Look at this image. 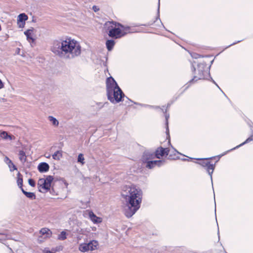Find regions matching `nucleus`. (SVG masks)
I'll return each mask as SVG.
<instances>
[{
  "label": "nucleus",
  "mask_w": 253,
  "mask_h": 253,
  "mask_svg": "<svg viewBox=\"0 0 253 253\" xmlns=\"http://www.w3.org/2000/svg\"><path fill=\"white\" fill-rule=\"evenodd\" d=\"M4 162L7 164V163H10L11 165H12V161L7 157H5L4 158Z\"/></svg>",
  "instance_id": "obj_34"
},
{
  "label": "nucleus",
  "mask_w": 253,
  "mask_h": 253,
  "mask_svg": "<svg viewBox=\"0 0 253 253\" xmlns=\"http://www.w3.org/2000/svg\"><path fill=\"white\" fill-rule=\"evenodd\" d=\"M17 24L19 28H23L25 25V22L17 21Z\"/></svg>",
  "instance_id": "obj_32"
},
{
  "label": "nucleus",
  "mask_w": 253,
  "mask_h": 253,
  "mask_svg": "<svg viewBox=\"0 0 253 253\" xmlns=\"http://www.w3.org/2000/svg\"><path fill=\"white\" fill-rule=\"evenodd\" d=\"M121 195L126 202L124 213L127 217H130L140 207L142 192L133 185H125L122 188Z\"/></svg>",
  "instance_id": "obj_2"
},
{
  "label": "nucleus",
  "mask_w": 253,
  "mask_h": 253,
  "mask_svg": "<svg viewBox=\"0 0 253 253\" xmlns=\"http://www.w3.org/2000/svg\"><path fill=\"white\" fill-rule=\"evenodd\" d=\"M211 81H212V82L215 84H216V85L219 88V86H218V85L215 83V82H214V81L211 78Z\"/></svg>",
  "instance_id": "obj_38"
},
{
  "label": "nucleus",
  "mask_w": 253,
  "mask_h": 253,
  "mask_svg": "<svg viewBox=\"0 0 253 253\" xmlns=\"http://www.w3.org/2000/svg\"><path fill=\"white\" fill-rule=\"evenodd\" d=\"M17 183L19 187L22 190L23 189L22 188L23 185V176L22 175L18 172L17 174Z\"/></svg>",
  "instance_id": "obj_17"
},
{
  "label": "nucleus",
  "mask_w": 253,
  "mask_h": 253,
  "mask_svg": "<svg viewBox=\"0 0 253 253\" xmlns=\"http://www.w3.org/2000/svg\"><path fill=\"white\" fill-rule=\"evenodd\" d=\"M22 191L23 193L27 198H29L31 199H35L36 198V196L34 193L26 192L23 189H22Z\"/></svg>",
  "instance_id": "obj_20"
},
{
  "label": "nucleus",
  "mask_w": 253,
  "mask_h": 253,
  "mask_svg": "<svg viewBox=\"0 0 253 253\" xmlns=\"http://www.w3.org/2000/svg\"><path fill=\"white\" fill-rule=\"evenodd\" d=\"M57 252V250L55 248H52L51 250H49L48 248H44L43 250V253H55Z\"/></svg>",
  "instance_id": "obj_27"
},
{
  "label": "nucleus",
  "mask_w": 253,
  "mask_h": 253,
  "mask_svg": "<svg viewBox=\"0 0 253 253\" xmlns=\"http://www.w3.org/2000/svg\"><path fill=\"white\" fill-rule=\"evenodd\" d=\"M0 137L3 139L11 140L12 139V136L9 135L7 132L3 131L0 133Z\"/></svg>",
  "instance_id": "obj_23"
},
{
  "label": "nucleus",
  "mask_w": 253,
  "mask_h": 253,
  "mask_svg": "<svg viewBox=\"0 0 253 253\" xmlns=\"http://www.w3.org/2000/svg\"><path fill=\"white\" fill-rule=\"evenodd\" d=\"M195 71V74L193 78L191 80L189 83H194L199 80L206 79L207 76H210L209 68L207 67L205 63H201L198 65L197 70Z\"/></svg>",
  "instance_id": "obj_4"
},
{
  "label": "nucleus",
  "mask_w": 253,
  "mask_h": 253,
  "mask_svg": "<svg viewBox=\"0 0 253 253\" xmlns=\"http://www.w3.org/2000/svg\"><path fill=\"white\" fill-rule=\"evenodd\" d=\"M49 166L46 163L42 162L39 164L38 167L39 171L41 172H45L48 171Z\"/></svg>",
  "instance_id": "obj_15"
},
{
  "label": "nucleus",
  "mask_w": 253,
  "mask_h": 253,
  "mask_svg": "<svg viewBox=\"0 0 253 253\" xmlns=\"http://www.w3.org/2000/svg\"><path fill=\"white\" fill-rule=\"evenodd\" d=\"M87 243L81 244L79 246V250L82 252H87L89 251Z\"/></svg>",
  "instance_id": "obj_18"
},
{
  "label": "nucleus",
  "mask_w": 253,
  "mask_h": 253,
  "mask_svg": "<svg viewBox=\"0 0 253 253\" xmlns=\"http://www.w3.org/2000/svg\"><path fill=\"white\" fill-rule=\"evenodd\" d=\"M86 214H87L89 219L94 223H99L102 222V219L100 217H97L92 211L90 210H86L85 212Z\"/></svg>",
  "instance_id": "obj_9"
},
{
  "label": "nucleus",
  "mask_w": 253,
  "mask_h": 253,
  "mask_svg": "<svg viewBox=\"0 0 253 253\" xmlns=\"http://www.w3.org/2000/svg\"><path fill=\"white\" fill-rule=\"evenodd\" d=\"M28 182L29 185H30L32 187H34L35 186V181L32 179H29L28 180Z\"/></svg>",
  "instance_id": "obj_31"
},
{
  "label": "nucleus",
  "mask_w": 253,
  "mask_h": 253,
  "mask_svg": "<svg viewBox=\"0 0 253 253\" xmlns=\"http://www.w3.org/2000/svg\"><path fill=\"white\" fill-rule=\"evenodd\" d=\"M169 117V115H166V125H167V131L169 130L168 129V118Z\"/></svg>",
  "instance_id": "obj_35"
},
{
  "label": "nucleus",
  "mask_w": 253,
  "mask_h": 253,
  "mask_svg": "<svg viewBox=\"0 0 253 253\" xmlns=\"http://www.w3.org/2000/svg\"><path fill=\"white\" fill-rule=\"evenodd\" d=\"M92 9H93L95 12H97V11H98V10H99V8H98L97 6L94 5V6H93V7H92Z\"/></svg>",
  "instance_id": "obj_36"
},
{
  "label": "nucleus",
  "mask_w": 253,
  "mask_h": 253,
  "mask_svg": "<svg viewBox=\"0 0 253 253\" xmlns=\"http://www.w3.org/2000/svg\"><path fill=\"white\" fill-rule=\"evenodd\" d=\"M155 158H156L155 153L145 151L143 155L142 159L143 163H146L148 161H152V160Z\"/></svg>",
  "instance_id": "obj_10"
},
{
  "label": "nucleus",
  "mask_w": 253,
  "mask_h": 253,
  "mask_svg": "<svg viewBox=\"0 0 253 253\" xmlns=\"http://www.w3.org/2000/svg\"><path fill=\"white\" fill-rule=\"evenodd\" d=\"M51 51L56 56L65 60H72L79 57L82 52L80 43L71 38L54 41Z\"/></svg>",
  "instance_id": "obj_1"
},
{
  "label": "nucleus",
  "mask_w": 253,
  "mask_h": 253,
  "mask_svg": "<svg viewBox=\"0 0 253 253\" xmlns=\"http://www.w3.org/2000/svg\"><path fill=\"white\" fill-rule=\"evenodd\" d=\"M164 163L165 161L162 160L148 161V162L146 163V167L151 169L156 166L160 167L164 165Z\"/></svg>",
  "instance_id": "obj_11"
},
{
  "label": "nucleus",
  "mask_w": 253,
  "mask_h": 253,
  "mask_svg": "<svg viewBox=\"0 0 253 253\" xmlns=\"http://www.w3.org/2000/svg\"><path fill=\"white\" fill-rule=\"evenodd\" d=\"M66 239V232L62 231L58 236V239L60 240H64Z\"/></svg>",
  "instance_id": "obj_26"
},
{
  "label": "nucleus",
  "mask_w": 253,
  "mask_h": 253,
  "mask_svg": "<svg viewBox=\"0 0 253 253\" xmlns=\"http://www.w3.org/2000/svg\"><path fill=\"white\" fill-rule=\"evenodd\" d=\"M88 250L90 251H94L97 249V248L99 246L98 242L96 240H92L90 241L88 243H87Z\"/></svg>",
  "instance_id": "obj_16"
},
{
  "label": "nucleus",
  "mask_w": 253,
  "mask_h": 253,
  "mask_svg": "<svg viewBox=\"0 0 253 253\" xmlns=\"http://www.w3.org/2000/svg\"><path fill=\"white\" fill-rule=\"evenodd\" d=\"M7 165L8 166V167L9 168L10 170L11 171L17 169L16 166L13 164V163L12 165H11L10 163H7Z\"/></svg>",
  "instance_id": "obj_30"
},
{
  "label": "nucleus",
  "mask_w": 253,
  "mask_h": 253,
  "mask_svg": "<svg viewBox=\"0 0 253 253\" xmlns=\"http://www.w3.org/2000/svg\"><path fill=\"white\" fill-rule=\"evenodd\" d=\"M28 19V16L25 13H21L18 16L17 21L25 22Z\"/></svg>",
  "instance_id": "obj_21"
},
{
  "label": "nucleus",
  "mask_w": 253,
  "mask_h": 253,
  "mask_svg": "<svg viewBox=\"0 0 253 253\" xmlns=\"http://www.w3.org/2000/svg\"><path fill=\"white\" fill-rule=\"evenodd\" d=\"M107 92L110 90L115 89L119 87L115 80L111 77L108 78L106 80Z\"/></svg>",
  "instance_id": "obj_8"
},
{
  "label": "nucleus",
  "mask_w": 253,
  "mask_h": 253,
  "mask_svg": "<svg viewBox=\"0 0 253 253\" xmlns=\"http://www.w3.org/2000/svg\"><path fill=\"white\" fill-rule=\"evenodd\" d=\"M240 42V41H238L237 42H237ZM235 43H236V42H234V43H233L231 44V45H230L229 46H231V45H234V44H235Z\"/></svg>",
  "instance_id": "obj_39"
},
{
  "label": "nucleus",
  "mask_w": 253,
  "mask_h": 253,
  "mask_svg": "<svg viewBox=\"0 0 253 253\" xmlns=\"http://www.w3.org/2000/svg\"><path fill=\"white\" fill-rule=\"evenodd\" d=\"M46 157L47 158H49L50 157V155H48L47 156H46Z\"/></svg>",
  "instance_id": "obj_41"
},
{
  "label": "nucleus",
  "mask_w": 253,
  "mask_h": 253,
  "mask_svg": "<svg viewBox=\"0 0 253 253\" xmlns=\"http://www.w3.org/2000/svg\"><path fill=\"white\" fill-rule=\"evenodd\" d=\"M53 179V176L51 175H48L45 178L39 179L38 182L39 191L42 193L47 192L50 189Z\"/></svg>",
  "instance_id": "obj_5"
},
{
  "label": "nucleus",
  "mask_w": 253,
  "mask_h": 253,
  "mask_svg": "<svg viewBox=\"0 0 253 253\" xmlns=\"http://www.w3.org/2000/svg\"><path fill=\"white\" fill-rule=\"evenodd\" d=\"M84 160L83 155L82 154H80L78 155V162L81 163L82 164H84Z\"/></svg>",
  "instance_id": "obj_29"
},
{
  "label": "nucleus",
  "mask_w": 253,
  "mask_h": 253,
  "mask_svg": "<svg viewBox=\"0 0 253 253\" xmlns=\"http://www.w3.org/2000/svg\"><path fill=\"white\" fill-rule=\"evenodd\" d=\"M140 105H141V106L145 107L153 108H155V109H157V108H159L158 106H150V105H145V104H140Z\"/></svg>",
  "instance_id": "obj_33"
},
{
  "label": "nucleus",
  "mask_w": 253,
  "mask_h": 253,
  "mask_svg": "<svg viewBox=\"0 0 253 253\" xmlns=\"http://www.w3.org/2000/svg\"><path fill=\"white\" fill-rule=\"evenodd\" d=\"M48 120L52 124V125L54 126H58L59 122L58 120L54 117L52 116H49L48 117Z\"/></svg>",
  "instance_id": "obj_24"
},
{
  "label": "nucleus",
  "mask_w": 253,
  "mask_h": 253,
  "mask_svg": "<svg viewBox=\"0 0 253 253\" xmlns=\"http://www.w3.org/2000/svg\"><path fill=\"white\" fill-rule=\"evenodd\" d=\"M210 159L211 158L198 159L197 160H203L201 162L198 163L201 165L202 166H203V167L207 168V171L208 172L209 174L210 175L211 180H212L211 174L213 173V170L214 169V165L213 164H211L210 162L207 161V160Z\"/></svg>",
  "instance_id": "obj_7"
},
{
  "label": "nucleus",
  "mask_w": 253,
  "mask_h": 253,
  "mask_svg": "<svg viewBox=\"0 0 253 253\" xmlns=\"http://www.w3.org/2000/svg\"><path fill=\"white\" fill-rule=\"evenodd\" d=\"M107 94L108 99L112 103L120 102L123 97L124 96V94L120 87L108 91Z\"/></svg>",
  "instance_id": "obj_6"
},
{
  "label": "nucleus",
  "mask_w": 253,
  "mask_h": 253,
  "mask_svg": "<svg viewBox=\"0 0 253 253\" xmlns=\"http://www.w3.org/2000/svg\"><path fill=\"white\" fill-rule=\"evenodd\" d=\"M19 159L22 163H24L26 161V156L25 153L23 151L21 150L19 152Z\"/></svg>",
  "instance_id": "obj_22"
},
{
  "label": "nucleus",
  "mask_w": 253,
  "mask_h": 253,
  "mask_svg": "<svg viewBox=\"0 0 253 253\" xmlns=\"http://www.w3.org/2000/svg\"><path fill=\"white\" fill-rule=\"evenodd\" d=\"M61 156V153L59 151H57L52 155L53 159L55 160H59Z\"/></svg>",
  "instance_id": "obj_25"
},
{
  "label": "nucleus",
  "mask_w": 253,
  "mask_h": 253,
  "mask_svg": "<svg viewBox=\"0 0 253 253\" xmlns=\"http://www.w3.org/2000/svg\"><path fill=\"white\" fill-rule=\"evenodd\" d=\"M3 87V84L2 81L0 80V89L2 88Z\"/></svg>",
  "instance_id": "obj_37"
},
{
  "label": "nucleus",
  "mask_w": 253,
  "mask_h": 253,
  "mask_svg": "<svg viewBox=\"0 0 253 253\" xmlns=\"http://www.w3.org/2000/svg\"><path fill=\"white\" fill-rule=\"evenodd\" d=\"M251 140H252V138H251V137H249L245 142H244L242 143H241V144L237 146L236 147H234V148L231 149L230 150H234V149H235L236 148H239V147L244 145V144L248 143L249 142L251 141Z\"/></svg>",
  "instance_id": "obj_28"
},
{
  "label": "nucleus",
  "mask_w": 253,
  "mask_h": 253,
  "mask_svg": "<svg viewBox=\"0 0 253 253\" xmlns=\"http://www.w3.org/2000/svg\"><path fill=\"white\" fill-rule=\"evenodd\" d=\"M159 8H160V0H159L158 12H159Z\"/></svg>",
  "instance_id": "obj_40"
},
{
  "label": "nucleus",
  "mask_w": 253,
  "mask_h": 253,
  "mask_svg": "<svg viewBox=\"0 0 253 253\" xmlns=\"http://www.w3.org/2000/svg\"><path fill=\"white\" fill-rule=\"evenodd\" d=\"M114 44L115 42L112 40H109L106 41V45L109 51H111L113 49Z\"/></svg>",
  "instance_id": "obj_19"
},
{
  "label": "nucleus",
  "mask_w": 253,
  "mask_h": 253,
  "mask_svg": "<svg viewBox=\"0 0 253 253\" xmlns=\"http://www.w3.org/2000/svg\"><path fill=\"white\" fill-rule=\"evenodd\" d=\"M40 234L41 235L39 237V240H40V238L41 237L43 238L44 239H46L51 236L52 232L47 228H43L40 231Z\"/></svg>",
  "instance_id": "obj_13"
},
{
  "label": "nucleus",
  "mask_w": 253,
  "mask_h": 253,
  "mask_svg": "<svg viewBox=\"0 0 253 253\" xmlns=\"http://www.w3.org/2000/svg\"><path fill=\"white\" fill-rule=\"evenodd\" d=\"M33 30L34 28H32V29H28L24 32V34L27 37V40L31 44L34 43L35 40V39L33 37Z\"/></svg>",
  "instance_id": "obj_14"
},
{
  "label": "nucleus",
  "mask_w": 253,
  "mask_h": 253,
  "mask_svg": "<svg viewBox=\"0 0 253 253\" xmlns=\"http://www.w3.org/2000/svg\"><path fill=\"white\" fill-rule=\"evenodd\" d=\"M104 29L106 31H108L109 37L116 39L121 38L130 32L129 27L125 26L113 21L106 22L104 24Z\"/></svg>",
  "instance_id": "obj_3"
},
{
  "label": "nucleus",
  "mask_w": 253,
  "mask_h": 253,
  "mask_svg": "<svg viewBox=\"0 0 253 253\" xmlns=\"http://www.w3.org/2000/svg\"><path fill=\"white\" fill-rule=\"evenodd\" d=\"M169 153V149L168 148H164L163 147L159 148L155 152L156 158L160 159L161 157L165 155H168Z\"/></svg>",
  "instance_id": "obj_12"
}]
</instances>
